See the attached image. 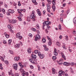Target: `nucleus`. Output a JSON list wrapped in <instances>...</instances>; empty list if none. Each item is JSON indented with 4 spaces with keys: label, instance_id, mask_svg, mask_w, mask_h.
<instances>
[{
    "label": "nucleus",
    "instance_id": "nucleus-1",
    "mask_svg": "<svg viewBox=\"0 0 76 76\" xmlns=\"http://www.w3.org/2000/svg\"><path fill=\"white\" fill-rule=\"evenodd\" d=\"M7 11L8 12H7V15L8 16L10 15V13L11 14H13L15 12V11L12 10H8Z\"/></svg>",
    "mask_w": 76,
    "mask_h": 76
},
{
    "label": "nucleus",
    "instance_id": "nucleus-2",
    "mask_svg": "<svg viewBox=\"0 0 76 76\" xmlns=\"http://www.w3.org/2000/svg\"><path fill=\"white\" fill-rule=\"evenodd\" d=\"M52 4H53L52 6V8L53 9V10L54 11L56 10V6L55 5H56V0H52Z\"/></svg>",
    "mask_w": 76,
    "mask_h": 76
},
{
    "label": "nucleus",
    "instance_id": "nucleus-3",
    "mask_svg": "<svg viewBox=\"0 0 76 76\" xmlns=\"http://www.w3.org/2000/svg\"><path fill=\"white\" fill-rule=\"evenodd\" d=\"M38 56H39V58L41 59H42L43 58H44L45 55L44 54H41V52H39L38 53Z\"/></svg>",
    "mask_w": 76,
    "mask_h": 76
},
{
    "label": "nucleus",
    "instance_id": "nucleus-4",
    "mask_svg": "<svg viewBox=\"0 0 76 76\" xmlns=\"http://www.w3.org/2000/svg\"><path fill=\"white\" fill-rule=\"evenodd\" d=\"M16 37L17 38H19V39H21L22 38V36H20V33L18 32L16 34Z\"/></svg>",
    "mask_w": 76,
    "mask_h": 76
},
{
    "label": "nucleus",
    "instance_id": "nucleus-5",
    "mask_svg": "<svg viewBox=\"0 0 76 76\" xmlns=\"http://www.w3.org/2000/svg\"><path fill=\"white\" fill-rule=\"evenodd\" d=\"M41 39V36L39 34H37L35 37L34 40L35 41H37L38 39Z\"/></svg>",
    "mask_w": 76,
    "mask_h": 76
},
{
    "label": "nucleus",
    "instance_id": "nucleus-6",
    "mask_svg": "<svg viewBox=\"0 0 76 76\" xmlns=\"http://www.w3.org/2000/svg\"><path fill=\"white\" fill-rule=\"evenodd\" d=\"M57 49L54 48L53 53L54 54V55L56 56H57L58 55V53H57Z\"/></svg>",
    "mask_w": 76,
    "mask_h": 76
},
{
    "label": "nucleus",
    "instance_id": "nucleus-7",
    "mask_svg": "<svg viewBox=\"0 0 76 76\" xmlns=\"http://www.w3.org/2000/svg\"><path fill=\"white\" fill-rule=\"evenodd\" d=\"M13 67L16 70L17 69H18V64H15L13 65Z\"/></svg>",
    "mask_w": 76,
    "mask_h": 76
},
{
    "label": "nucleus",
    "instance_id": "nucleus-8",
    "mask_svg": "<svg viewBox=\"0 0 76 76\" xmlns=\"http://www.w3.org/2000/svg\"><path fill=\"white\" fill-rule=\"evenodd\" d=\"M8 28L9 29V30L11 32L13 33L14 32L12 30V27H11V26H10V25H8Z\"/></svg>",
    "mask_w": 76,
    "mask_h": 76
},
{
    "label": "nucleus",
    "instance_id": "nucleus-9",
    "mask_svg": "<svg viewBox=\"0 0 76 76\" xmlns=\"http://www.w3.org/2000/svg\"><path fill=\"white\" fill-rule=\"evenodd\" d=\"M37 10V13L38 15L39 16H41V15H42V14H41V11H40V10H39V9H38Z\"/></svg>",
    "mask_w": 76,
    "mask_h": 76
},
{
    "label": "nucleus",
    "instance_id": "nucleus-10",
    "mask_svg": "<svg viewBox=\"0 0 76 76\" xmlns=\"http://www.w3.org/2000/svg\"><path fill=\"white\" fill-rule=\"evenodd\" d=\"M31 57L32 59L35 60V59H36V58H37V56L35 55L32 54H31Z\"/></svg>",
    "mask_w": 76,
    "mask_h": 76
},
{
    "label": "nucleus",
    "instance_id": "nucleus-11",
    "mask_svg": "<svg viewBox=\"0 0 76 76\" xmlns=\"http://www.w3.org/2000/svg\"><path fill=\"white\" fill-rule=\"evenodd\" d=\"M70 64V62H64L63 64L64 65V66H69V64Z\"/></svg>",
    "mask_w": 76,
    "mask_h": 76
},
{
    "label": "nucleus",
    "instance_id": "nucleus-12",
    "mask_svg": "<svg viewBox=\"0 0 76 76\" xmlns=\"http://www.w3.org/2000/svg\"><path fill=\"white\" fill-rule=\"evenodd\" d=\"M16 20H10V22L11 23L13 24V23H16Z\"/></svg>",
    "mask_w": 76,
    "mask_h": 76
},
{
    "label": "nucleus",
    "instance_id": "nucleus-13",
    "mask_svg": "<svg viewBox=\"0 0 76 76\" xmlns=\"http://www.w3.org/2000/svg\"><path fill=\"white\" fill-rule=\"evenodd\" d=\"M17 11L18 13H20V16L19 17H22V16H23V15H22V14L21 13V12H20V10L18 9L17 10Z\"/></svg>",
    "mask_w": 76,
    "mask_h": 76
},
{
    "label": "nucleus",
    "instance_id": "nucleus-14",
    "mask_svg": "<svg viewBox=\"0 0 76 76\" xmlns=\"http://www.w3.org/2000/svg\"><path fill=\"white\" fill-rule=\"evenodd\" d=\"M61 56L63 58H64V60H66V56L64 55V54L62 52L61 53Z\"/></svg>",
    "mask_w": 76,
    "mask_h": 76
},
{
    "label": "nucleus",
    "instance_id": "nucleus-15",
    "mask_svg": "<svg viewBox=\"0 0 76 76\" xmlns=\"http://www.w3.org/2000/svg\"><path fill=\"white\" fill-rule=\"evenodd\" d=\"M30 18L32 19H35V15L31 14L30 16Z\"/></svg>",
    "mask_w": 76,
    "mask_h": 76
},
{
    "label": "nucleus",
    "instance_id": "nucleus-16",
    "mask_svg": "<svg viewBox=\"0 0 76 76\" xmlns=\"http://www.w3.org/2000/svg\"><path fill=\"white\" fill-rule=\"evenodd\" d=\"M27 51L29 54H31V48L30 47L28 48L27 49Z\"/></svg>",
    "mask_w": 76,
    "mask_h": 76
},
{
    "label": "nucleus",
    "instance_id": "nucleus-17",
    "mask_svg": "<svg viewBox=\"0 0 76 76\" xmlns=\"http://www.w3.org/2000/svg\"><path fill=\"white\" fill-rule=\"evenodd\" d=\"M14 59L15 61H18L20 59V58L18 57H15Z\"/></svg>",
    "mask_w": 76,
    "mask_h": 76
},
{
    "label": "nucleus",
    "instance_id": "nucleus-18",
    "mask_svg": "<svg viewBox=\"0 0 76 76\" xmlns=\"http://www.w3.org/2000/svg\"><path fill=\"white\" fill-rule=\"evenodd\" d=\"M32 3H33L34 5H37L38 3L37 2H36V0H32Z\"/></svg>",
    "mask_w": 76,
    "mask_h": 76
},
{
    "label": "nucleus",
    "instance_id": "nucleus-19",
    "mask_svg": "<svg viewBox=\"0 0 76 76\" xmlns=\"http://www.w3.org/2000/svg\"><path fill=\"white\" fill-rule=\"evenodd\" d=\"M43 47L45 48V51H48V48H47V46L45 45H43Z\"/></svg>",
    "mask_w": 76,
    "mask_h": 76
},
{
    "label": "nucleus",
    "instance_id": "nucleus-20",
    "mask_svg": "<svg viewBox=\"0 0 76 76\" xmlns=\"http://www.w3.org/2000/svg\"><path fill=\"white\" fill-rule=\"evenodd\" d=\"M19 47H20V44H16L15 46V48H19Z\"/></svg>",
    "mask_w": 76,
    "mask_h": 76
},
{
    "label": "nucleus",
    "instance_id": "nucleus-21",
    "mask_svg": "<svg viewBox=\"0 0 76 76\" xmlns=\"http://www.w3.org/2000/svg\"><path fill=\"white\" fill-rule=\"evenodd\" d=\"M19 70L20 72L21 73H24V72H25V71H24V69H23V68L20 69H19Z\"/></svg>",
    "mask_w": 76,
    "mask_h": 76
},
{
    "label": "nucleus",
    "instance_id": "nucleus-22",
    "mask_svg": "<svg viewBox=\"0 0 76 76\" xmlns=\"http://www.w3.org/2000/svg\"><path fill=\"white\" fill-rule=\"evenodd\" d=\"M45 24L46 25H50V21H46L45 22Z\"/></svg>",
    "mask_w": 76,
    "mask_h": 76
},
{
    "label": "nucleus",
    "instance_id": "nucleus-23",
    "mask_svg": "<svg viewBox=\"0 0 76 76\" xmlns=\"http://www.w3.org/2000/svg\"><path fill=\"white\" fill-rule=\"evenodd\" d=\"M70 65L71 66L73 67V66L75 65V63L73 62H71V63L69 62V66H70Z\"/></svg>",
    "mask_w": 76,
    "mask_h": 76
},
{
    "label": "nucleus",
    "instance_id": "nucleus-24",
    "mask_svg": "<svg viewBox=\"0 0 76 76\" xmlns=\"http://www.w3.org/2000/svg\"><path fill=\"white\" fill-rule=\"evenodd\" d=\"M52 74H55V69H54L53 68H52Z\"/></svg>",
    "mask_w": 76,
    "mask_h": 76
},
{
    "label": "nucleus",
    "instance_id": "nucleus-25",
    "mask_svg": "<svg viewBox=\"0 0 76 76\" xmlns=\"http://www.w3.org/2000/svg\"><path fill=\"white\" fill-rule=\"evenodd\" d=\"M56 44L57 45H58V47H60L61 45V44H60L58 42H56Z\"/></svg>",
    "mask_w": 76,
    "mask_h": 76
},
{
    "label": "nucleus",
    "instance_id": "nucleus-26",
    "mask_svg": "<svg viewBox=\"0 0 76 76\" xmlns=\"http://www.w3.org/2000/svg\"><path fill=\"white\" fill-rule=\"evenodd\" d=\"M29 60L30 61V62H31V63H34V60H33V59H29Z\"/></svg>",
    "mask_w": 76,
    "mask_h": 76
},
{
    "label": "nucleus",
    "instance_id": "nucleus-27",
    "mask_svg": "<svg viewBox=\"0 0 76 76\" xmlns=\"http://www.w3.org/2000/svg\"><path fill=\"white\" fill-rule=\"evenodd\" d=\"M43 43H45L46 42V39H45L43 38L42 40Z\"/></svg>",
    "mask_w": 76,
    "mask_h": 76
},
{
    "label": "nucleus",
    "instance_id": "nucleus-28",
    "mask_svg": "<svg viewBox=\"0 0 76 76\" xmlns=\"http://www.w3.org/2000/svg\"><path fill=\"white\" fill-rule=\"evenodd\" d=\"M27 20L28 22H30L31 21V18L29 17H27Z\"/></svg>",
    "mask_w": 76,
    "mask_h": 76
},
{
    "label": "nucleus",
    "instance_id": "nucleus-29",
    "mask_svg": "<svg viewBox=\"0 0 76 76\" xmlns=\"http://www.w3.org/2000/svg\"><path fill=\"white\" fill-rule=\"evenodd\" d=\"M31 29L32 31H34V32H36V31H37V29L35 28H31Z\"/></svg>",
    "mask_w": 76,
    "mask_h": 76
},
{
    "label": "nucleus",
    "instance_id": "nucleus-30",
    "mask_svg": "<svg viewBox=\"0 0 76 76\" xmlns=\"http://www.w3.org/2000/svg\"><path fill=\"white\" fill-rule=\"evenodd\" d=\"M51 44H52V43H51V40L48 42V45H49V46H51Z\"/></svg>",
    "mask_w": 76,
    "mask_h": 76
},
{
    "label": "nucleus",
    "instance_id": "nucleus-31",
    "mask_svg": "<svg viewBox=\"0 0 76 76\" xmlns=\"http://www.w3.org/2000/svg\"><path fill=\"white\" fill-rule=\"evenodd\" d=\"M21 18H22V17H18V18L19 20L20 21H22V20Z\"/></svg>",
    "mask_w": 76,
    "mask_h": 76
},
{
    "label": "nucleus",
    "instance_id": "nucleus-32",
    "mask_svg": "<svg viewBox=\"0 0 76 76\" xmlns=\"http://www.w3.org/2000/svg\"><path fill=\"white\" fill-rule=\"evenodd\" d=\"M8 44L9 45H10L11 44V42H12V40L11 39H9L8 40Z\"/></svg>",
    "mask_w": 76,
    "mask_h": 76
},
{
    "label": "nucleus",
    "instance_id": "nucleus-33",
    "mask_svg": "<svg viewBox=\"0 0 76 76\" xmlns=\"http://www.w3.org/2000/svg\"><path fill=\"white\" fill-rule=\"evenodd\" d=\"M60 20L61 22H63V17H61L60 18Z\"/></svg>",
    "mask_w": 76,
    "mask_h": 76
},
{
    "label": "nucleus",
    "instance_id": "nucleus-34",
    "mask_svg": "<svg viewBox=\"0 0 76 76\" xmlns=\"http://www.w3.org/2000/svg\"><path fill=\"white\" fill-rule=\"evenodd\" d=\"M35 28H36L37 29H39V25L38 24H37Z\"/></svg>",
    "mask_w": 76,
    "mask_h": 76
},
{
    "label": "nucleus",
    "instance_id": "nucleus-35",
    "mask_svg": "<svg viewBox=\"0 0 76 76\" xmlns=\"http://www.w3.org/2000/svg\"><path fill=\"white\" fill-rule=\"evenodd\" d=\"M47 6L48 9H50L51 8V6H50V5L47 4Z\"/></svg>",
    "mask_w": 76,
    "mask_h": 76
},
{
    "label": "nucleus",
    "instance_id": "nucleus-36",
    "mask_svg": "<svg viewBox=\"0 0 76 76\" xmlns=\"http://www.w3.org/2000/svg\"><path fill=\"white\" fill-rule=\"evenodd\" d=\"M4 62L5 63V64H6L7 65H8L9 64V62L7 61H4Z\"/></svg>",
    "mask_w": 76,
    "mask_h": 76
},
{
    "label": "nucleus",
    "instance_id": "nucleus-37",
    "mask_svg": "<svg viewBox=\"0 0 76 76\" xmlns=\"http://www.w3.org/2000/svg\"><path fill=\"white\" fill-rule=\"evenodd\" d=\"M61 25L60 24L58 26V28H59V30H61Z\"/></svg>",
    "mask_w": 76,
    "mask_h": 76
},
{
    "label": "nucleus",
    "instance_id": "nucleus-38",
    "mask_svg": "<svg viewBox=\"0 0 76 76\" xmlns=\"http://www.w3.org/2000/svg\"><path fill=\"white\" fill-rule=\"evenodd\" d=\"M20 10V12L21 11V12H23V11L24 12H25V9H24L23 10L22 9H21Z\"/></svg>",
    "mask_w": 76,
    "mask_h": 76
},
{
    "label": "nucleus",
    "instance_id": "nucleus-39",
    "mask_svg": "<svg viewBox=\"0 0 76 76\" xmlns=\"http://www.w3.org/2000/svg\"><path fill=\"white\" fill-rule=\"evenodd\" d=\"M9 52H10V54H13V51L11 50H9Z\"/></svg>",
    "mask_w": 76,
    "mask_h": 76
},
{
    "label": "nucleus",
    "instance_id": "nucleus-40",
    "mask_svg": "<svg viewBox=\"0 0 76 76\" xmlns=\"http://www.w3.org/2000/svg\"><path fill=\"white\" fill-rule=\"evenodd\" d=\"M73 22L74 23H76V18L75 17L74 19Z\"/></svg>",
    "mask_w": 76,
    "mask_h": 76
},
{
    "label": "nucleus",
    "instance_id": "nucleus-41",
    "mask_svg": "<svg viewBox=\"0 0 76 76\" xmlns=\"http://www.w3.org/2000/svg\"><path fill=\"white\" fill-rule=\"evenodd\" d=\"M61 75H63L64 76L65 75V72L64 71L62 72H61Z\"/></svg>",
    "mask_w": 76,
    "mask_h": 76
},
{
    "label": "nucleus",
    "instance_id": "nucleus-42",
    "mask_svg": "<svg viewBox=\"0 0 76 76\" xmlns=\"http://www.w3.org/2000/svg\"><path fill=\"white\" fill-rule=\"evenodd\" d=\"M18 6H21V4H20V1H18Z\"/></svg>",
    "mask_w": 76,
    "mask_h": 76
},
{
    "label": "nucleus",
    "instance_id": "nucleus-43",
    "mask_svg": "<svg viewBox=\"0 0 76 76\" xmlns=\"http://www.w3.org/2000/svg\"><path fill=\"white\" fill-rule=\"evenodd\" d=\"M5 37L7 38H9L10 37V35L9 34H7L6 35Z\"/></svg>",
    "mask_w": 76,
    "mask_h": 76
},
{
    "label": "nucleus",
    "instance_id": "nucleus-44",
    "mask_svg": "<svg viewBox=\"0 0 76 76\" xmlns=\"http://www.w3.org/2000/svg\"><path fill=\"white\" fill-rule=\"evenodd\" d=\"M34 53L35 54H38V52H38V50H34Z\"/></svg>",
    "mask_w": 76,
    "mask_h": 76
},
{
    "label": "nucleus",
    "instance_id": "nucleus-45",
    "mask_svg": "<svg viewBox=\"0 0 76 76\" xmlns=\"http://www.w3.org/2000/svg\"><path fill=\"white\" fill-rule=\"evenodd\" d=\"M2 12L4 14H5V13H6V11H5V10H4V9H2Z\"/></svg>",
    "mask_w": 76,
    "mask_h": 76
},
{
    "label": "nucleus",
    "instance_id": "nucleus-46",
    "mask_svg": "<svg viewBox=\"0 0 76 76\" xmlns=\"http://www.w3.org/2000/svg\"><path fill=\"white\" fill-rule=\"evenodd\" d=\"M52 58H53V60H56V58H57V57H56V56H53L52 57Z\"/></svg>",
    "mask_w": 76,
    "mask_h": 76
},
{
    "label": "nucleus",
    "instance_id": "nucleus-47",
    "mask_svg": "<svg viewBox=\"0 0 76 76\" xmlns=\"http://www.w3.org/2000/svg\"><path fill=\"white\" fill-rule=\"evenodd\" d=\"M0 58L1 60H2V61H4V58H3V57L1 56H0Z\"/></svg>",
    "mask_w": 76,
    "mask_h": 76
},
{
    "label": "nucleus",
    "instance_id": "nucleus-48",
    "mask_svg": "<svg viewBox=\"0 0 76 76\" xmlns=\"http://www.w3.org/2000/svg\"><path fill=\"white\" fill-rule=\"evenodd\" d=\"M68 38H69V37H68V36H65V39L66 40V41H68Z\"/></svg>",
    "mask_w": 76,
    "mask_h": 76
},
{
    "label": "nucleus",
    "instance_id": "nucleus-49",
    "mask_svg": "<svg viewBox=\"0 0 76 76\" xmlns=\"http://www.w3.org/2000/svg\"><path fill=\"white\" fill-rule=\"evenodd\" d=\"M49 25H47V28H48V30H49V29H50V28H51V27L50 26H49Z\"/></svg>",
    "mask_w": 76,
    "mask_h": 76
},
{
    "label": "nucleus",
    "instance_id": "nucleus-50",
    "mask_svg": "<svg viewBox=\"0 0 76 76\" xmlns=\"http://www.w3.org/2000/svg\"><path fill=\"white\" fill-rule=\"evenodd\" d=\"M47 38H48V39L49 41H51V39H50V38L49 37V36H47Z\"/></svg>",
    "mask_w": 76,
    "mask_h": 76
},
{
    "label": "nucleus",
    "instance_id": "nucleus-51",
    "mask_svg": "<svg viewBox=\"0 0 76 76\" xmlns=\"http://www.w3.org/2000/svg\"><path fill=\"white\" fill-rule=\"evenodd\" d=\"M25 73V75H26L27 76H29V74H28V72H26V73L24 72Z\"/></svg>",
    "mask_w": 76,
    "mask_h": 76
},
{
    "label": "nucleus",
    "instance_id": "nucleus-52",
    "mask_svg": "<svg viewBox=\"0 0 76 76\" xmlns=\"http://www.w3.org/2000/svg\"><path fill=\"white\" fill-rule=\"evenodd\" d=\"M0 17L1 18H3V15L2 14L0 13Z\"/></svg>",
    "mask_w": 76,
    "mask_h": 76
},
{
    "label": "nucleus",
    "instance_id": "nucleus-53",
    "mask_svg": "<svg viewBox=\"0 0 76 76\" xmlns=\"http://www.w3.org/2000/svg\"><path fill=\"white\" fill-rule=\"evenodd\" d=\"M29 36L30 38H32V34H29Z\"/></svg>",
    "mask_w": 76,
    "mask_h": 76
},
{
    "label": "nucleus",
    "instance_id": "nucleus-54",
    "mask_svg": "<svg viewBox=\"0 0 76 76\" xmlns=\"http://www.w3.org/2000/svg\"><path fill=\"white\" fill-rule=\"evenodd\" d=\"M70 10H67L66 13L67 15L69 14V13L70 12Z\"/></svg>",
    "mask_w": 76,
    "mask_h": 76
},
{
    "label": "nucleus",
    "instance_id": "nucleus-55",
    "mask_svg": "<svg viewBox=\"0 0 76 76\" xmlns=\"http://www.w3.org/2000/svg\"><path fill=\"white\" fill-rule=\"evenodd\" d=\"M20 69H23V65H22L20 66Z\"/></svg>",
    "mask_w": 76,
    "mask_h": 76
},
{
    "label": "nucleus",
    "instance_id": "nucleus-56",
    "mask_svg": "<svg viewBox=\"0 0 76 76\" xmlns=\"http://www.w3.org/2000/svg\"><path fill=\"white\" fill-rule=\"evenodd\" d=\"M30 69H34V66H32V65H31L30 66Z\"/></svg>",
    "mask_w": 76,
    "mask_h": 76
},
{
    "label": "nucleus",
    "instance_id": "nucleus-57",
    "mask_svg": "<svg viewBox=\"0 0 76 76\" xmlns=\"http://www.w3.org/2000/svg\"><path fill=\"white\" fill-rule=\"evenodd\" d=\"M3 43L4 44H6V43H7V42H6V41L5 40L3 41Z\"/></svg>",
    "mask_w": 76,
    "mask_h": 76
},
{
    "label": "nucleus",
    "instance_id": "nucleus-58",
    "mask_svg": "<svg viewBox=\"0 0 76 76\" xmlns=\"http://www.w3.org/2000/svg\"><path fill=\"white\" fill-rule=\"evenodd\" d=\"M73 34H76V31H74L73 32Z\"/></svg>",
    "mask_w": 76,
    "mask_h": 76
},
{
    "label": "nucleus",
    "instance_id": "nucleus-59",
    "mask_svg": "<svg viewBox=\"0 0 76 76\" xmlns=\"http://www.w3.org/2000/svg\"><path fill=\"white\" fill-rule=\"evenodd\" d=\"M35 11H32V13L31 14H33V15H35Z\"/></svg>",
    "mask_w": 76,
    "mask_h": 76
},
{
    "label": "nucleus",
    "instance_id": "nucleus-60",
    "mask_svg": "<svg viewBox=\"0 0 76 76\" xmlns=\"http://www.w3.org/2000/svg\"><path fill=\"white\" fill-rule=\"evenodd\" d=\"M62 35H60L59 37V38H60V39H61V38H62Z\"/></svg>",
    "mask_w": 76,
    "mask_h": 76
},
{
    "label": "nucleus",
    "instance_id": "nucleus-61",
    "mask_svg": "<svg viewBox=\"0 0 76 76\" xmlns=\"http://www.w3.org/2000/svg\"><path fill=\"white\" fill-rule=\"evenodd\" d=\"M43 27H44L45 26V22L43 23Z\"/></svg>",
    "mask_w": 76,
    "mask_h": 76
},
{
    "label": "nucleus",
    "instance_id": "nucleus-62",
    "mask_svg": "<svg viewBox=\"0 0 76 76\" xmlns=\"http://www.w3.org/2000/svg\"><path fill=\"white\" fill-rule=\"evenodd\" d=\"M2 76H4V72H3L2 73Z\"/></svg>",
    "mask_w": 76,
    "mask_h": 76
},
{
    "label": "nucleus",
    "instance_id": "nucleus-63",
    "mask_svg": "<svg viewBox=\"0 0 76 76\" xmlns=\"http://www.w3.org/2000/svg\"><path fill=\"white\" fill-rule=\"evenodd\" d=\"M15 76H19V74L18 73H15Z\"/></svg>",
    "mask_w": 76,
    "mask_h": 76
},
{
    "label": "nucleus",
    "instance_id": "nucleus-64",
    "mask_svg": "<svg viewBox=\"0 0 76 76\" xmlns=\"http://www.w3.org/2000/svg\"><path fill=\"white\" fill-rule=\"evenodd\" d=\"M58 76H62L61 73H59Z\"/></svg>",
    "mask_w": 76,
    "mask_h": 76
}]
</instances>
